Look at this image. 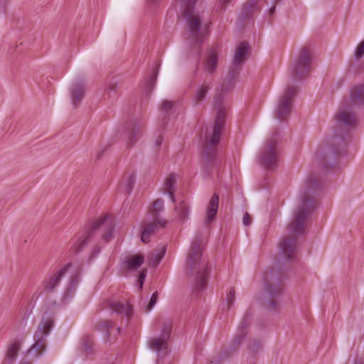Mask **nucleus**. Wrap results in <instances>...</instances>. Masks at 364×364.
<instances>
[{"instance_id":"43","label":"nucleus","mask_w":364,"mask_h":364,"mask_svg":"<svg viewBox=\"0 0 364 364\" xmlns=\"http://www.w3.org/2000/svg\"><path fill=\"white\" fill-rule=\"evenodd\" d=\"M173 107V102L169 100H164L161 105V111L164 114V118L166 117V114L172 109Z\"/></svg>"},{"instance_id":"58","label":"nucleus","mask_w":364,"mask_h":364,"mask_svg":"<svg viewBox=\"0 0 364 364\" xmlns=\"http://www.w3.org/2000/svg\"><path fill=\"white\" fill-rule=\"evenodd\" d=\"M102 154H103V151L102 152H99L97 156V159H100L101 158Z\"/></svg>"},{"instance_id":"55","label":"nucleus","mask_w":364,"mask_h":364,"mask_svg":"<svg viewBox=\"0 0 364 364\" xmlns=\"http://www.w3.org/2000/svg\"><path fill=\"white\" fill-rule=\"evenodd\" d=\"M354 364H363L362 359H355Z\"/></svg>"},{"instance_id":"26","label":"nucleus","mask_w":364,"mask_h":364,"mask_svg":"<svg viewBox=\"0 0 364 364\" xmlns=\"http://www.w3.org/2000/svg\"><path fill=\"white\" fill-rule=\"evenodd\" d=\"M218 63V54L213 50H210L204 63L205 68L207 70V71L210 73H213L217 68Z\"/></svg>"},{"instance_id":"37","label":"nucleus","mask_w":364,"mask_h":364,"mask_svg":"<svg viewBox=\"0 0 364 364\" xmlns=\"http://www.w3.org/2000/svg\"><path fill=\"white\" fill-rule=\"evenodd\" d=\"M250 325V315L249 314V313L247 312L244 315V316L240 323V326H238L237 332L244 331L247 333V330L249 328Z\"/></svg>"},{"instance_id":"40","label":"nucleus","mask_w":364,"mask_h":364,"mask_svg":"<svg viewBox=\"0 0 364 364\" xmlns=\"http://www.w3.org/2000/svg\"><path fill=\"white\" fill-rule=\"evenodd\" d=\"M135 183V174L134 173H130L126 180V189L128 193H130L134 188Z\"/></svg>"},{"instance_id":"13","label":"nucleus","mask_w":364,"mask_h":364,"mask_svg":"<svg viewBox=\"0 0 364 364\" xmlns=\"http://www.w3.org/2000/svg\"><path fill=\"white\" fill-rule=\"evenodd\" d=\"M245 336L246 333L244 331L237 332L234 336L230 345L220 352L217 358L210 362V364H221L223 360L230 358L239 350L240 345Z\"/></svg>"},{"instance_id":"32","label":"nucleus","mask_w":364,"mask_h":364,"mask_svg":"<svg viewBox=\"0 0 364 364\" xmlns=\"http://www.w3.org/2000/svg\"><path fill=\"white\" fill-rule=\"evenodd\" d=\"M254 6H252L251 4H248L247 2L245 3L242 9L241 14H240V21L242 22H245L247 20L252 18V14L256 10Z\"/></svg>"},{"instance_id":"8","label":"nucleus","mask_w":364,"mask_h":364,"mask_svg":"<svg viewBox=\"0 0 364 364\" xmlns=\"http://www.w3.org/2000/svg\"><path fill=\"white\" fill-rule=\"evenodd\" d=\"M312 53L309 46H304L295 58L290 73L293 80H301L311 72Z\"/></svg>"},{"instance_id":"20","label":"nucleus","mask_w":364,"mask_h":364,"mask_svg":"<svg viewBox=\"0 0 364 364\" xmlns=\"http://www.w3.org/2000/svg\"><path fill=\"white\" fill-rule=\"evenodd\" d=\"M219 203V196L217 193H214L207 206L206 209V223L209 224L213 221L218 213Z\"/></svg>"},{"instance_id":"21","label":"nucleus","mask_w":364,"mask_h":364,"mask_svg":"<svg viewBox=\"0 0 364 364\" xmlns=\"http://www.w3.org/2000/svg\"><path fill=\"white\" fill-rule=\"evenodd\" d=\"M248 43L245 41L240 43L235 50V56L233 59V65L235 67L242 65L245 62L246 55L248 53Z\"/></svg>"},{"instance_id":"5","label":"nucleus","mask_w":364,"mask_h":364,"mask_svg":"<svg viewBox=\"0 0 364 364\" xmlns=\"http://www.w3.org/2000/svg\"><path fill=\"white\" fill-rule=\"evenodd\" d=\"M114 223L109 215H105L86 226L82 235L75 241L71 249L74 254L80 253L91 240H101L109 242L114 237Z\"/></svg>"},{"instance_id":"11","label":"nucleus","mask_w":364,"mask_h":364,"mask_svg":"<svg viewBox=\"0 0 364 364\" xmlns=\"http://www.w3.org/2000/svg\"><path fill=\"white\" fill-rule=\"evenodd\" d=\"M53 327V318H42L38 325V330L34 334V343L32 345L30 351L35 350L37 355H39L46 350V338L50 334Z\"/></svg>"},{"instance_id":"10","label":"nucleus","mask_w":364,"mask_h":364,"mask_svg":"<svg viewBox=\"0 0 364 364\" xmlns=\"http://www.w3.org/2000/svg\"><path fill=\"white\" fill-rule=\"evenodd\" d=\"M173 322L170 319L162 323L161 333L153 338L149 343V348L157 353L159 358H163L168 352V341L172 332Z\"/></svg>"},{"instance_id":"2","label":"nucleus","mask_w":364,"mask_h":364,"mask_svg":"<svg viewBox=\"0 0 364 364\" xmlns=\"http://www.w3.org/2000/svg\"><path fill=\"white\" fill-rule=\"evenodd\" d=\"M228 87L221 85L216 89L213 98V106L217 111L212 136L205 137L202 142L201 149V171L204 178H210L216 175L220 178V170L223 167V157L218 153V144L220 142V135L225 126L226 108L223 100L225 93Z\"/></svg>"},{"instance_id":"1","label":"nucleus","mask_w":364,"mask_h":364,"mask_svg":"<svg viewBox=\"0 0 364 364\" xmlns=\"http://www.w3.org/2000/svg\"><path fill=\"white\" fill-rule=\"evenodd\" d=\"M323 181L316 174H311L301 187L299 193V205L298 210L294 214V220L289 224V231L294 234L292 236L284 237L279 247L284 258L283 262L293 260L296 247L297 237L304 233L306 220L316 208V200L315 194L323 189Z\"/></svg>"},{"instance_id":"16","label":"nucleus","mask_w":364,"mask_h":364,"mask_svg":"<svg viewBox=\"0 0 364 364\" xmlns=\"http://www.w3.org/2000/svg\"><path fill=\"white\" fill-rule=\"evenodd\" d=\"M154 220L145 223L141 232V240L146 244L149 242V237L159 228H164L166 225V221L161 218H154Z\"/></svg>"},{"instance_id":"60","label":"nucleus","mask_w":364,"mask_h":364,"mask_svg":"<svg viewBox=\"0 0 364 364\" xmlns=\"http://www.w3.org/2000/svg\"><path fill=\"white\" fill-rule=\"evenodd\" d=\"M19 364H28V363H23V362H21V363H20Z\"/></svg>"},{"instance_id":"6","label":"nucleus","mask_w":364,"mask_h":364,"mask_svg":"<svg viewBox=\"0 0 364 364\" xmlns=\"http://www.w3.org/2000/svg\"><path fill=\"white\" fill-rule=\"evenodd\" d=\"M264 291L261 298L262 305L270 311L277 310L278 298L282 294L284 289L283 279L279 273L270 269L264 274Z\"/></svg>"},{"instance_id":"50","label":"nucleus","mask_w":364,"mask_h":364,"mask_svg":"<svg viewBox=\"0 0 364 364\" xmlns=\"http://www.w3.org/2000/svg\"><path fill=\"white\" fill-rule=\"evenodd\" d=\"M9 1L10 0H0V12H6V5Z\"/></svg>"},{"instance_id":"25","label":"nucleus","mask_w":364,"mask_h":364,"mask_svg":"<svg viewBox=\"0 0 364 364\" xmlns=\"http://www.w3.org/2000/svg\"><path fill=\"white\" fill-rule=\"evenodd\" d=\"M21 348V343L18 341H13L9 346L5 358L7 364H12L16 360Z\"/></svg>"},{"instance_id":"7","label":"nucleus","mask_w":364,"mask_h":364,"mask_svg":"<svg viewBox=\"0 0 364 364\" xmlns=\"http://www.w3.org/2000/svg\"><path fill=\"white\" fill-rule=\"evenodd\" d=\"M183 6V16L186 19L188 29L195 40V47L201 46L204 38V32L201 31L202 19L194 14V7L197 0H181Z\"/></svg>"},{"instance_id":"12","label":"nucleus","mask_w":364,"mask_h":364,"mask_svg":"<svg viewBox=\"0 0 364 364\" xmlns=\"http://www.w3.org/2000/svg\"><path fill=\"white\" fill-rule=\"evenodd\" d=\"M296 88L289 85L282 96L279 99L275 109L274 117L279 122H285L289 117L291 111L292 102L296 95Z\"/></svg>"},{"instance_id":"28","label":"nucleus","mask_w":364,"mask_h":364,"mask_svg":"<svg viewBox=\"0 0 364 364\" xmlns=\"http://www.w3.org/2000/svg\"><path fill=\"white\" fill-rule=\"evenodd\" d=\"M209 89L210 85L205 82L198 88L193 97L195 105H199L204 100Z\"/></svg>"},{"instance_id":"57","label":"nucleus","mask_w":364,"mask_h":364,"mask_svg":"<svg viewBox=\"0 0 364 364\" xmlns=\"http://www.w3.org/2000/svg\"><path fill=\"white\" fill-rule=\"evenodd\" d=\"M271 269H274L277 272L279 273L282 276V279L284 280L282 274L280 272V271H282V269H279V271H277L275 268H272Z\"/></svg>"},{"instance_id":"19","label":"nucleus","mask_w":364,"mask_h":364,"mask_svg":"<svg viewBox=\"0 0 364 364\" xmlns=\"http://www.w3.org/2000/svg\"><path fill=\"white\" fill-rule=\"evenodd\" d=\"M350 98L353 105L356 107L364 105V83L352 87Z\"/></svg>"},{"instance_id":"54","label":"nucleus","mask_w":364,"mask_h":364,"mask_svg":"<svg viewBox=\"0 0 364 364\" xmlns=\"http://www.w3.org/2000/svg\"><path fill=\"white\" fill-rule=\"evenodd\" d=\"M275 10H276V7L274 6L272 7H271L269 9V15H273L275 12Z\"/></svg>"},{"instance_id":"45","label":"nucleus","mask_w":364,"mask_h":364,"mask_svg":"<svg viewBox=\"0 0 364 364\" xmlns=\"http://www.w3.org/2000/svg\"><path fill=\"white\" fill-rule=\"evenodd\" d=\"M146 269H144L139 272L138 281H137V285L139 288V289H141L144 283V281L146 279Z\"/></svg>"},{"instance_id":"61","label":"nucleus","mask_w":364,"mask_h":364,"mask_svg":"<svg viewBox=\"0 0 364 364\" xmlns=\"http://www.w3.org/2000/svg\"><path fill=\"white\" fill-rule=\"evenodd\" d=\"M279 0H274L275 2H278Z\"/></svg>"},{"instance_id":"14","label":"nucleus","mask_w":364,"mask_h":364,"mask_svg":"<svg viewBox=\"0 0 364 364\" xmlns=\"http://www.w3.org/2000/svg\"><path fill=\"white\" fill-rule=\"evenodd\" d=\"M144 122L141 119H132L126 122L124 132L129 146H132L137 141L141 134Z\"/></svg>"},{"instance_id":"23","label":"nucleus","mask_w":364,"mask_h":364,"mask_svg":"<svg viewBox=\"0 0 364 364\" xmlns=\"http://www.w3.org/2000/svg\"><path fill=\"white\" fill-rule=\"evenodd\" d=\"M144 257L143 255L127 256L124 258L125 267L130 271L137 269L143 264Z\"/></svg>"},{"instance_id":"49","label":"nucleus","mask_w":364,"mask_h":364,"mask_svg":"<svg viewBox=\"0 0 364 364\" xmlns=\"http://www.w3.org/2000/svg\"><path fill=\"white\" fill-rule=\"evenodd\" d=\"M231 0H219L218 1V7L220 10H225L226 9L227 5L230 2Z\"/></svg>"},{"instance_id":"33","label":"nucleus","mask_w":364,"mask_h":364,"mask_svg":"<svg viewBox=\"0 0 364 364\" xmlns=\"http://www.w3.org/2000/svg\"><path fill=\"white\" fill-rule=\"evenodd\" d=\"M240 70L238 68H230L228 71L227 78L224 80L223 85L230 88L235 81V79L239 75Z\"/></svg>"},{"instance_id":"44","label":"nucleus","mask_w":364,"mask_h":364,"mask_svg":"<svg viewBox=\"0 0 364 364\" xmlns=\"http://www.w3.org/2000/svg\"><path fill=\"white\" fill-rule=\"evenodd\" d=\"M349 69L351 72L357 73L361 71H364V65L358 62H352L350 64Z\"/></svg>"},{"instance_id":"15","label":"nucleus","mask_w":364,"mask_h":364,"mask_svg":"<svg viewBox=\"0 0 364 364\" xmlns=\"http://www.w3.org/2000/svg\"><path fill=\"white\" fill-rule=\"evenodd\" d=\"M70 267V264L68 263L60 270L46 277L42 284L43 291L46 293L53 292L55 289L59 285L62 277L67 272Z\"/></svg>"},{"instance_id":"42","label":"nucleus","mask_w":364,"mask_h":364,"mask_svg":"<svg viewBox=\"0 0 364 364\" xmlns=\"http://www.w3.org/2000/svg\"><path fill=\"white\" fill-rule=\"evenodd\" d=\"M235 290L234 288H231L230 289L229 293L226 296V302L228 309H230L235 302Z\"/></svg>"},{"instance_id":"30","label":"nucleus","mask_w":364,"mask_h":364,"mask_svg":"<svg viewBox=\"0 0 364 364\" xmlns=\"http://www.w3.org/2000/svg\"><path fill=\"white\" fill-rule=\"evenodd\" d=\"M82 351L85 355H91L93 350L94 338L88 335L83 336L82 338Z\"/></svg>"},{"instance_id":"3","label":"nucleus","mask_w":364,"mask_h":364,"mask_svg":"<svg viewBox=\"0 0 364 364\" xmlns=\"http://www.w3.org/2000/svg\"><path fill=\"white\" fill-rule=\"evenodd\" d=\"M336 126L333 129L332 134L326 138L327 146L325 149L318 150L316 153V159L323 169L333 170L338 162V159L345 155V147L350 137L349 131L341 126H353L355 123V117L351 112V106L347 103L338 110L335 115Z\"/></svg>"},{"instance_id":"4","label":"nucleus","mask_w":364,"mask_h":364,"mask_svg":"<svg viewBox=\"0 0 364 364\" xmlns=\"http://www.w3.org/2000/svg\"><path fill=\"white\" fill-rule=\"evenodd\" d=\"M202 235L198 234L191 243L186 262L192 294L196 296L207 289L210 271L206 261L202 259Z\"/></svg>"},{"instance_id":"22","label":"nucleus","mask_w":364,"mask_h":364,"mask_svg":"<svg viewBox=\"0 0 364 364\" xmlns=\"http://www.w3.org/2000/svg\"><path fill=\"white\" fill-rule=\"evenodd\" d=\"M81 278V270L77 268L71 274L70 282L66 287L65 296L71 297L75 291Z\"/></svg>"},{"instance_id":"29","label":"nucleus","mask_w":364,"mask_h":364,"mask_svg":"<svg viewBox=\"0 0 364 364\" xmlns=\"http://www.w3.org/2000/svg\"><path fill=\"white\" fill-rule=\"evenodd\" d=\"M166 252V246L164 245L161 247L159 250V252L156 254L152 255L149 259L148 262L150 266H153L155 268L158 266V264L160 263L163 257H164L165 254Z\"/></svg>"},{"instance_id":"52","label":"nucleus","mask_w":364,"mask_h":364,"mask_svg":"<svg viewBox=\"0 0 364 364\" xmlns=\"http://www.w3.org/2000/svg\"><path fill=\"white\" fill-rule=\"evenodd\" d=\"M147 4L152 7L156 6L160 2L161 0H146Z\"/></svg>"},{"instance_id":"56","label":"nucleus","mask_w":364,"mask_h":364,"mask_svg":"<svg viewBox=\"0 0 364 364\" xmlns=\"http://www.w3.org/2000/svg\"><path fill=\"white\" fill-rule=\"evenodd\" d=\"M279 267V268H281L280 267V261L279 260H277L276 261L275 264H274V267L276 268L277 267Z\"/></svg>"},{"instance_id":"48","label":"nucleus","mask_w":364,"mask_h":364,"mask_svg":"<svg viewBox=\"0 0 364 364\" xmlns=\"http://www.w3.org/2000/svg\"><path fill=\"white\" fill-rule=\"evenodd\" d=\"M195 49L196 50V57H197V68H196V70H198V66L199 65V63H200V60L201 58V53H202L201 46H196V47H195Z\"/></svg>"},{"instance_id":"51","label":"nucleus","mask_w":364,"mask_h":364,"mask_svg":"<svg viewBox=\"0 0 364 364\" xmlns=\"http://www.w3.org/2000/svg\"><path fill=\"white\" fill-rule=\"evenodd\" d=\"M163 142V137L161 136H159L155 140V146L156 148H159Z\"/></svg>"},{"instance_id":"31","label":"nucleus","mask_w":364,"mask_h":364,"mask_svg":"<svg viewBox=\"0 0 364 364\" xmlns=\"http://www.w3.org/2000/svg\"><path fill=\"white\" fill-rule=\"evenodd\" d=\"M114 323L110 320L100 321L96 326V328L100 331H105L107 337L109 338L111 336V330L114 328Z\"/></svg>"},{"instance_id":"41","label":"nucleus","mask_w":364,"mask_h":364,"mask_svg":"<svg viewBox=\"0 0 364 364\" xmlns=\"http://www.w3.org/2000/svg\"><path fill=\"white\" fill-rule=\"evenodd\" d=\"M364 56V41H361L356 47L354 52V58L359 60Z\"/></svg>"},{"instance_id":"27","label":"nucleus","mask_w":364,"mask_h":364,"mask_svg":"<svg viewBox=\"0 0 364 364\" xmlns=\"http://www.w3.org/2000/svg\"><path fill=\"white\" fill-rule=\"evenodd\" d=\"M176 178L174 174H170L164 183V192L169 196L173 203H176L174 196Z\"/></svg>"},{"instance_id":"46","label":"nucleus","mask_w":364,"mask_h":364,"mask_svg":"<svg viewBox=\"0 0 364 364\" xmlns=\"http://www.w3.org/2000/svg\"><path fill=\"white\" fill-rule=\"evenodd\" d=\"M102 249V246L100 244H97L95 245L91 251L90 256L89 257V260H93L100 252Z\"/></svg>"},{"instance_id":"17","label":"nucleus","mask_w":364,"mask_h":364,"mask_svg":"<svg viewBox=\"0 0 364 364\" xmlns=\"http://www.w3.org/2000/svg\"><path fill=\"white\" fill-rule=\"evenodd\" d=\"M108 306L113 313L122 314L125 317V323H128L133 314V307L129 303L108 301Z\"/></svg>"},{"instance_id":"36","label":"nucleus","mask_w":364,"mask_h":364,"mask_svg":"<svg viewBox=\"0 0 364 364\" xmlns=\"http://www.w3.org/2000/svg\"><path fill=\"white\" fill-rule=\"evenodd\" d=\"M175 209L178 211V216L181 220H185L188 217L189 207L184 200H182L178 205H176Z\"/></svg>"},{"instance_id":"38","label":"nucleus","mask_w":364,"mask_h":364,"mask_svg":"<svg viewBox=\"0 0 364 364\" xmlns=\"http://www.w3.org/2000/svg\"><path fill=\"white\" fill-rule=\"evenodd\" d=\"M158 297L159 295L157 291H155L154 293L152 294L149 303L144 304L145 308L144 311L146 312L151 311V309L155 306L158 301Z\"/></svg>"},{"instance_id":"24","label":"nucleus","mask_w":364,"mask_h":364,"mask_svg":"<svg viewBox=\"0 0 364 364\" xmlns=\"http://www.w3.org/2000/svg\"><path fill=\"white\" fill-rule=\"evenodd\" d=\"M119 77L113 76L109 77L106 82L105 93L109 98L114 99L119 90Z\"/></svg>"},{"instance_id":"34","label":"nucleus","mask_w":364,"mask_h":364,"mask_svg":"<svg viewBox=\"0 0 364 364\" xmlns=\"http://www.w3.org/2000/svg\"><path fill=\"white\" fill-rule=\"evenodd\" d=\"M263 348V343L261 340L254 339L247 346L249 353L255 355L259 353Z\"/></svg>"},{"instance_id":"47","label":"nucleus","mask_w":364,"mask_h":364,"mask_svg":"<svg viewBox=\"0 0 364 364\" xmlns=\"http://www.w3.org/2000/svg\"><path fill=\"white\" fill-rule=\"evenodd\" d=\"M251 223V216L248 213H245L242 218V223L244 225H249Z\"/></svg>"},{"instance_id":"53","label":"nucleus","mask_w":364,"mask_h":364,"mask_svg":"<svg viewBox=\"0 0 364 364\" xmlns=\"http://www.w3.org/2000/svg\"><path fill=\"white\" fill-rule=\"evenodd\" d=\"M259 0H249L247 1L248 4H251L252 6H254L255 9L259 10V8H257V4Z\"/></svg>"},{"instance_id":"9","label":"nucleus","mask_w":364,"mask_h":364,"mask_svg":"<svg viewBox=\"0 0 364 364\" xmlns=\"http://www.w3.org/2000/svg\"><path fill=\"white\" fill-rule=\"evenodd\" d=\"M277 136L278 133H274L272 137L267 140L259 154V163L265 169L272 170L277 166L279 161L278 143L276 140Z\"/></svg>"},{"instance_id":"35","label":"nucleus","mask_w":364,"mask_h":364,"mask_svg":"<svg viewBox=\"0 0 364 364\" xmlns=\"http://www.w3.org/2000/svg\"><path fill=\"white\" fill-rule=\"evenodd\" d=\"M164 210V200L161 198L156 200L153 203L151 214L153 218H160L159 214Z\"/></svg>"},{"instance_id":"18","label":"nucleus","mask_w":364,"mask_h":364,"mask_svg":"<svg viewBox=\"0 0 364 364\" xmlns=\"http://www.w3.org/2000/svg\"><path fill=\"white\" fill-rule=\"evenodd\" d=\"M85 87L82 82H75L70 89V97L74 107H78L85 95Z\"/></svg>"},{"instance_id":"59","label":"nucleus","mask_w":364,"mask_h":364,"mask_svg":"<svg viewBox=\"0 0 364 364\" xmlns=\"http://www.w3.org/2000/svg\"><path fill=\"white\" fill-rule=\"evenodd\" d=\"M116 331L117 332V334H119L121 332V328L119 327H118V328H117Z\"/></svg>"},{"instance_id":"39","label":"nucleus","mask_w":364,"mask_h":364,"mask_svg":"<svg viewBox=\"0 0 364 364\" xmlns=\"http://www.w3.org/2000/svg\"><path fill=\"white\" fill-rule=\"evenodd\" d=\"M159 65H156L154 68V70H153L151 76H150V78L149 80V82H148V84H147V86L149 89V90L151 91L154 87V85L156 82V79H157V77H158V73H159Z\"/></svg>"}]
</instances>
